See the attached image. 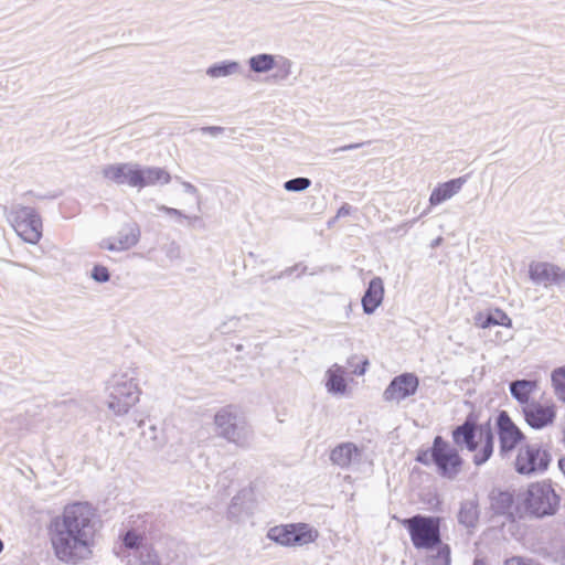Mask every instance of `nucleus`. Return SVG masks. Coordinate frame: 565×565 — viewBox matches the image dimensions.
<instances>
[{
	"instance_id": "1",
	"label": "nucleus",
	"mask_w": 565,
	"mask_h": 565,
	"mask_svg": "<svg viewBox=\"0 0 565 565\" xmlns=\"http://www.w3.org/2000/svg\"><path fill=\"white\" fill-rule=\"evenodd\" d=\"M97 516L88 502L67 504L62 514L53 518L49 526L50 541L57 559L76 564L92 551Z\"/></svg>"
},
{
	"instance_id": "2",
	"label": "nucleus",
	"mask_w": 565,
	"mask_h": 565,
	"mask_svg": "<svg viewBox=\"0 0 565 565\" xmlns=\"http://www.w3.org/2000/svg\"><path fill=\"white\" fill-rule=\"evenodd\" d=\"M402 524L408 531L411 541L416 548H437V554L431 556V565H450V547L441 543L439 518L416 514L404 519Z\"/></svg>"
},
{
	"instance_id": "3",
	"label": "nucleus",
	"mask_w": 565,
	"mask_h": 565,
	"mask_svg": "<svg viewBox=\"0 0 565 565\" xmlns=\"http://www.w3.org/2000/svg\"><path fill=\"white\" fill-rule=\"evenodd\" d=\"M106 405L115 416H124L139 402V372L135 366L119 369L107 381Z\"/></svg>"
},
{
	"instance_id": "4",
	"label": "nucleus",
	"mask_w": 565,
	"mask_h": 565,
	"mask_svg": "<svg viewBox=\"0 0 565 565\" xmlns=\"http://www.w3.org/2000/svg\"><path fill=\"white\" fill-rule=\"evenodd\" d=\"M416 461L424 466L434 465L437 473L448 480H455L463 466V459L458 449L441 436L434 438L431 447L420 449L417 452Z\"/></svg>"
},
{
	"instance_id": "5",
	"label": "nucleus",
	"mask_w": 565,
	"mask_h": 565,
	"mask_svg": "<svg viewBox=\"0 0 565 565\" xmlns=\"http://www.w3.org/2000/svg\"><path fill=\"white\" fill-rule=\"evenodd\" d=\"M521 502L529 516L543 519L558 511L561 498L551 483L541 481L527 487L521 495Z\"/></svg>"
},
{
	"instance_id": "6",
	"label": "nucleus",
	"mask_w": 565,
	"mask_h": 565,
	"mask_svg": "<svg viewBox=\"0 0 565 565\" xmlns=\"http://www.w3.org/2000/svg\"><path fill=\"white\" fill-rule=\"evenodd\" d=\"M218 436L241 448H247L252 439V430L245 418L234 407L221 408L214 416Z\"/></svg>"
},
{
	"instance_id": "7",
	"label": "nucleus",
	"mask_w": 565,
	"mask_h": 565,
	"mask_svg": "<svg viewBox=\"0 0 565 565\" xmlns=\"http://www.w3.org/2000/svg\"><path fill=\"white\" fill-rule=\"evenodd\" d=\"M552 460L548 449L542 443L522 445L514 462L515 471L523 476L543 473Z\"/></svg>"
},
{
	"instance_id": "8",
	"label": "nucleus",
	"mask_w": 565,
	"mask_h": 565,
	"mask_svg": "<svg viewBox=\"0 0 565 565\" xmlns=\"http://www.w3.org/2000/svg\"><path fill=\"white\" fill-rule=\"evenodd\" d=\"M318 531L308 523H291L273 526L267 537L282 546H302L318 539Z\"/></svg>"
},
{
	"instance_id": "9",
	"label": "nucleus",
	"mask_w": 565,
	"mask_h": 565,
	"mask_svg": "<svg viewBox=\"0 0 565 565\" xmlns=\"http://www.w3.org/2000/svg\"><path fill=\"white\" fill-rule=\"evenodd\" d=\"M529 277L534 284L545 288H565V269L553 263L532 262L529 266Z\"/></svg>"
},
{
	"instance_id": "10",
	"label": "nucleus",
	"mask_w": 565,
	"mask_h": 565,
	"mask_svg": "<svg viewBox=\"0 0 565 565\" xmlns=\"http://www.w3.org/2000/svg\"><path fill=\"white\" fill-rule=\"evenodd\" d=\"M497 433L502 456L511 452L525 438L522 430L514 424L505 411H501L495 418Z\"/></svg>"
},
{
	"instance_id": "11",
	"label": "nucleus",
	"mask_w": 565,
	"mask_h": 565,
	"mask_svg": "<svg viewBox=\"0 0 565 565\" xmlns=\"http://www.w3.org/2000/svg\"><path fill=\"white\" fill-rule=\"evenodd\" d=\"M140 235V227L136 222L125 223L116 236L103 238L99 247L109 252H125L138 244Z\"/></svg>"
},
{
	"instance_id": "12",
	"label": "nucleus",
	"mask_w": 565,
	"mask_h": 565,
	"mask_svg": "<svg viewBox=\"0 0 565 565\" xmlns=\"http://www.w3.org/2000/svg\"><path fill=\"white\" fill-rule=\"evenodd\" d=\"M419 385L418 377L413 373H403L395 376L383 393L385 401H394L399 403L401 401L413 396Z\"/></svg>"
},
{
	"instance_id": "13",
	"label": "nucleus",
	"mask_w": 565,
	"mask_h": 565,
	"mask_svg": "<svg viewBox=\"0 0 565 565\" xmlns=\"http://www.w3.org/2000/svg\"><path fill=\"white\" fill-rule=\"evenodd\" d=\"M522 413L527 425L534 429H543L552 425L556 417L554 406L543 405L536 401L523 406Z\"/></svg>"
},
{
	"instance_id": "14",
	"label": "nucleus",
	"mask_w": 565,
	"mask_h": 565,
	"mask_svg": "<svg viewBox=\"0 0 565 565\" xmlns=\"http://www.w3.org/2000/svg\"><path fill=\"white\" fill-rule=\"evenodd\" d=\"M104 178L116 183L117 185L127 184L131 188H137L138 180V163H116L108 164L102 171Z\"/></svg>"
},
{
	"instance_id": "15",
	"label": "nucleus",
	"mask_w": 565,
	"mask_h": 565,
	"mask_svg": "<svg viewBox=\"0 0 565 565\" xmlns=\"http://www.w3.org/2000/svg\"><path fill=\"white\" fill-rule=\"evenodd\" d=\"M477 436V418L473 414H469L461 425H458L451 431L452 441L460 448H466L469 451H476L478 443Z\"/></svg>"
},
{
	"instance_id": "16",
	"label": "nucleus",
	"mask_w": 565,
	"mask_h": 565,
	"mask_svg": "<svg viewBox=\"0 0 565 565\" xmlns=\"http://www.w3.org/2000/svg\"><path fill=\"white\" fill-rule=\"evenodd\" d=\"M360 458L361 450L354 443L351 441L339 444L330 452V461L332 465L341 469L350 468V466L353 462L359 461Z\"/></svg>"
},
{
	"instance_id": "17",
	"label": "nucleus",
	"mask_w": 565,
	"mask_h": 565,
	"mask_svg": "<svg viewBox=\"0 0 565 565\" xmlns=\"http://www.w3.org/2000/svg\"><path fill=\"white\" fill-rule=\"evenodd\" d=\"M138 180L137 189H143L146 186L168 184L171 180V175L163 168L141 167L138 164Z\"/></svg>"
},
{
	"instance_id": "18",
	"label": "nucleus",
	"mask_w": 565,
	"mask_h": 565,
	"mask_svg": "<svg viewBox=\"0 0 565 565\" xmlns=\"http://www.w3.org/2000/svg\"><path fill=\"white\" fill-rule=\"evenodd\" d=\"M384 298V285L380 277L370 280L366 290L362 297V308L364 313L372 315L382 303Z\"/></svg>"
},
{
	"instance_id": "19",
	"label": "nucleus",
	"mask_w": 565,
	"mask_h": 565,
	"mask_svg": "<svg viewBox=\"0 0 565 565\" xmlns=\"http://www.w3.org/2000/svg\"><path fill=\"white\" fill-rule=\"evenodd\" d=\"M466 183V179L460 177L452 180H449L445 183L438 184L431 192L429 196L430 205H439L443 202L449 200L455 194H457L463 184Z\"/></svg>"
},
{
	"instance_id": "20",
	"label": "nucleus",
	"mask_w": 565,
	"mask_h": 565,
	"mask_svg": "<svg viewBox=\"0 0 565 565\" xmlns=\"http://www.w3.org/2000/svg\"><path fill=\"white\" fill-rule=\"evenodd\" d=\"M490 508L497 515H512L514 495L509 490L494 488L489 493Z\"/></svg>"
},
{
	"instance_id": "21",
	"label": "nucleus",
	"mask_w": 565,
	"mask_h": 565,
	"mask_svg": "<svg viewBox=\"0 0 565 565\" xmlns=\"http://www.w3.org/2000/svg\"><path fill=\"white\" fill-rule=\"evenodd\" d=\"M14 231L24 242L36 244L42 237V220L38 212L35 211L34 217L30 216Z\"/></svg>"
},
{
	"instance_id": "22",
	"label": "nucleus",
	"mask_w": 565,
	"mask_h": 565,
	"mask_svg": "<svg viewBox=\"0 0 565 565\" xmlns=\"http://www.w3.org/2000/svg\"><path fill=\"white\" fill-rule=\"evenodd\" d=\"M479 437L482 446L473 457V463L476 466L486 463L493 454L494 436L489 424L480 426Z\"/></svg>"
},
{
	"instance_id": "23",
	"label": "nucleus",
	"mask_w": 565,
	"mask_h": 565,
	"mask_svg": "<svg viewBox=\"0 0 565 565\" xmlns=\"http://www.w3.org/2000/svg\"><path fill=\"white\" fill-rule=\"evenodd\" d=\"M510 393L514 399H516L522 407L531 404L530 396L537 388V382L534 380H515L509 385Z\"/></svg>"
},
{
	"instance_id": "24",
	"label": "nucleus",
	"mask_w": 565,
	"mask_h": 565,
	"mask_svg": "<svg viewBox=\"0 0 565 565\" xmlns=\"http://www.w3.org/2000/svg\"><path fill=\"white\" fill-rule=\"evenodd\" d=\"M475 323L482 329H487L492 326L512 327L511 318L501 309H495L487 313H477L475 317Z\"/></svg>"
},
{
	"instance_id": "25",
	"label": "nucleus",
	"mask_w": 565,
	"mask_h": 565,
	"mask_svg": "<svg viewBox=\"0 0 565 565\" xmlns=\"http://www.w3.org/2000/svg\"><path fill=\"white\" fill-rule=\"evenodd\" d=\"M345 370L339 364H333L326 373V387L329 393L343 394L347 391V382L344 380Z\"/></svg>"
},
{
	"instance_id": "26",
	"label": "nucleus",
	"mask_w": 565,
	"mask_h": 565,
	"mask_svg": "<svg viewBox=\"0 0 565 565\" xmlns=\"http://www.w3.org/2000/svg\"><path fill=\"white\" fill-rule=\"evenodd\" d=\"M479 520V504L476 499L461 502L458 521L466 527H475Z\"/></svg>"
},
{
	"instance_id": "27",
	"label": "nucleus",
	"mask_w": 565,
	"mask_h": 565,
	"mask_svg": "<svg viewBox=\"0 0 565 565\" xmlns=\"http://www.w3.org/2000/svg\"><path fill=\"white\" fill-rule=\"evenodd\" d=\"M242 72V66L236 61H222L206 68V75L211 78L228 77Z\"/></svg>"
},
{
	"instance_id": "28",
	"label": "nucleus",
	"mask_w": 565,
	"mask_h": 565,
	"mask_svg": "<svg viewBox=\"0 0 565 565\" xmlns=\"http://www.w3.org/2000/svg\"><path fill=\"white\" fill-rule=\"evenodd\" d=\"M247 63L252 72L263 74L268 73L276 67L277 57L273 54L259 53L250 56Z\"/></svg>"
},
{
	"instance_id": "29",
	"label": "nucleus",
	"mask_w": 565,
	"mask_h": 565,
	"mask_svg": "<svg viewBox=\"0 0 565 565\" xmlns=\"http://www.w3.org/2000/svg\"><path fill=\"white\" fill-rule=\"evenodd\" d=\"M127 565H161L159 555L151 546H145L141 550H137L131 553L130 557H127Z\"/></svg>"
},
{
	"instance_id": "30",
	"label": "nucleus",
	"mask_w": 565,
	"mask_h": 565,
	"mask_svg": "<svg viewBox=\"0 0 565 565\" xmlns=\"http://www.w3.org/2000/svg\"><path fill=\"white\" fill-rule=\"evenodd\" d=\"M250 514L249 505L241 493L233 497L227 509V518L236 523L244 521Z\"/></svg>"
},
{
	"instance_id": "31",
	"label": "nucleus",
	"mask_w": 565,
	"mask_h": 565,
	"mask_svg": "<svg viewBox=\"0 0 565 565\" xmlns=\"http://www.w3.org/2000/svg\"><path fill=\"white\" fill-rule=\"evenodd\" d=\"M35 209L30 206H23L21 204H14L10 207L7 213V218L15 230L19 225H23V222L30 216L34 217Z\"/></svg>"
},
{
	"instance_id": "32",
	"label": "nucleus",
	"mask_w": 565,
	"mask_h": 565,
	"mask_svg": "<svg viewBox=\"0 0 565 565\" xmlns=\"http://www.w3.org/2000/svg\"><path fill=\"white\" fill-rule=\"evenodd\" d=\"M122 545L127 551L126 557H130L131 553L137 550H141L145 546H151V544L146 542V539L142 535L138 534L134 530H129L122 535Z\"/></svg>"
},
{
	"instance_id": "33",
	"label": "nucleus",
	"mask_w": 565,
	"mask_h": 565,
	"mask_svg": "<svg viewBox=\"0 0 565 565\" xmlns=\"http://www.w3.org/2000/svg\"><path fill=\"white\" fill-rule=\"evenodd\" d=\"M551 381L556 396L565 403V365L552 372Z\"/></svg>"
},
{
	"instance_id": "34",
	"label": "nucleus",
	"mask_w": 565,
	"mask_h": 565,
	"mask_svg": "<svg viewBox=\"0 0 565 565\" xmlns=\"http://www.w3.org/2000/svg\"><path fill=\"white\" fill-rule=\"evenodd\" d=\"M311 185V181L305 177L290 179L284 183V189L288 192H302Z\"/></svg>"
},
{
	"instance_id": "35",
	"label": "nucleus",
	"mask_w": 565,
	"mask_h": 565,
	"mask_svg": "<svg viewBox=\"0 0 565 565\" xmlns=\"http://www.w3.org/2000/svg\"><path fill=\"white\" fill-rule=\"evenodd\" d=\"M276 57L277 65L275 68L279 70V73L276 75V77H279L280 79H287L291 74L292 62L285 56L276 55Z\"/></svg>"
},
{
	"instance_id": "36",
	"label": "nucleus",
	"mask_w": 565,
	"mask_h": 565,
	"mask_svg": "<svg viewBox=\"0 0 565 565\" xmlns=\"http://www.w3.org/2000/svg\"><path fill=\"white\" fill-rule=\"evenodd\" d=\"M90 276L97 282H107L110 279L109 270L103 265H95Z\"/></svg>"
},
{
	"instance_id": "37",
	"label": "nucleus",
	"mask_w": 565,
	"mask_h": 565,
	"mask_svg": "<svg viewBox=\"0 0 565 565\" xmlns=\"http://www.w3.org/2000/svg\"><path fill=\"white\" fill-rule=\"evenodd\" d=\"M239 324V318L237 317H231L228 318L226 321L222 322L218 327H217V331L222 334H228L233 331L236 330V328L238 327Z\"/></svg>"
},
{
	"instance_id": "38",
	"label": "nucleus",
	"mask_w": 565,
	"mask_h": 565,
	"mask_svg": "<svg viewBox=\"0 0 565 565\" xmlns=\"http://www.w3.org/2000/svg\"><path fill=\"white\" fill-rule=\"evenodd\" d=\"M158 210L162 211L166 214L171 215V216H178V217L188 218V220H194V221L198 220V216L189 217L185 214H183L180 210L174 209V207H169V206H166V205H159Z\"/></svg>"
},
{
	"instance_id": "39",
	"label": "nucleus",
	"mask_w": 565,
	"mask_h": 565,
	"mask_svg": "<svg viewBox=\"0 0 565 565\" xmlns=\"http://www.w3.org/2000/svg\"><path fill=\"white\" fill-rule=\"evenodd\" d=\"M298 269H301L300 274H303L306 271L307 267L302 266L301 264H296L291 267L286 268L285 270L279 273L277 276H274L273 279H281L284 277L291 276Z\"/></svg>"
},
{
	"instance_id": "40",
	"label": "nucleus",
	"mask_w": 565,
	"mask_h": 565,
	"mask_svg": "<svg viewBox=\"0 0 565 565\" xmlns=\"http://www.w3.org/2000/svg\"><path fill=\"white\" fill-rule=\"evenodd\" d=\"M504 565H541L537 562H534L530 558H523L520 556H514L504 562Z\"/></svg>"
},
{
	"instance_id": "41",
	"label": "nucleus",
	"mask_w": 565,
	"mask_h": 565,
	"mask_svg": "<svg viewBox=\"0 0 565 565\" xmlns=\"http://www.w3.org/2000/svg\"><path fill=\"white\" fill-rule=\"evenodd\" d=\"M201 132L212 137H218L224 132V128L220 126H206L201 128Z\"/></svg>"
},
{
	"instance_id": "42",
	"label": "nucleus",
	"mask_w": 565,
	"mask_h": 565,
	"mask_svg": "<svg viewBox=\"0 0 565 565\" xmlns=\"http://www.w3.org/2000/svg\"><path fill=\"white\" fill-rule=\"evenodd\" d=\"M351 212H352V206L350 204H348V203H343L341 205V207L338 210L337 215L334 216V218L331 222H329V225L331 223H333L337 218L350 215Z\"/></svg>"
},
{
	"instance_id": "43",
	"label": "nucleus",
	"mask_w": 565,
	"mask_h": 565,
	"mask_svg": "<svg viewBox=\"0 0 565 565\" xmlns=\"http://www.w3.org/2000/svg\"><path fill=\"white\" fill-rule=\"evenodd\" d=\"M365 143H370V141L345 145V146L334 149L333 152L337 153L339 151H349V150L359 149V148L363 147Z\"/></svg>"
},
{
	"instance_id": "44",
	"label": "nucleus",
	"mask_w": 565,
	"mask_h": 565,
	"mask_svg": "<svg viewBox=\"0 0 565 565\" xmlns=\"http://www.w3.org/2000/svg\"><path fill=\"white\" fill-rule=\"evenodd\" d=\"M181 184L185 193L191 195H198V189L192 183L188 181H182Z\"/></svg>"
},
{
	"instance_id": "45",
	"label": "nucleus",
	"mask_w": 565,
	"mask_h": 565,
	"mask_svg": "<svg viewBox=\"0 0 565 565\" xmlns=\"http://www.w3.org/2000/svg\"><path fill=\"white\" fill-rule=\"evenodd\" d=\"M369 364L367 360H363L361 365H356L353 370L355 375H363L366 372V365Z\"/></svg>"
},
{
	"instance_id": "46",
	"label": "nucleus",
	"mask_w": 565,
	"mask_h": 565,
	"mask_svg": "<svg viewBox=\"0 0 565 565\" xmlns=\"http://www.w3.org/2000/svg\"><path fill=\"white\" fill-rule=\"evenodd\" d=\"M179 255V246L175 245V244H171L169 250H168V256L169 257H177Z\"/></svg>"
},
{
	"instance_id": "47",
	"label": "nucleus",
	"mask_w": 565,
	"mask_h": 565,
	"mask_svg": "<svg viewBox=\"0 0 565 565\" xmlns=\"http://www.w3.org/2000/svg\"><path fill=\"white\" fill-rule=\"evenodd\" d=\"M415 223V220L412 221L411 223H404L402 225H399L397 228H395L394 231L397 233V232H401L403 231L404 233H406L408 231V228Z\"/></svg>"
},
{
	"instance_id": "48",
	"label": "nucleus",
	"mask_w": 565,
	"mask_h": 565,
	"mask_svg": "<svg viewBox=\"0 0 565 565\" xmlns=\"http://www.w3.org/2000/svg\"><path fill=\"white\" fill-rule=\"evenodd\" d=\"M558 469L561 470V472L564 475L565 477V457H562L558 459Z\"/></svg>"
},
{
	"instance_id": "49",
	"label": "nucleus",
	"mask_w": 565,
	"mask_h": 565,
	"mask_svg": "<svg viewBox=\"0 0 565 565\" xmlns=\"http://www.w3.org/2000/svg\"><path fill=\"white\" fill-rule=\"evenodd\" d=\"M473 565H487L486 562L481 558H476L473 561Z\"/></svg>"
},
{
	"instance_id": "50",
	"label": "nucleus",
	"mask_w": 565,
	"mask_h": 565,
	"mask_svg": "<svg viewBox=\"0 0 565 565\" xmlns=\"http://www.w3.org/2000/svg\"><path fill=\"white\" fill-rule=\"evenodd\" d=\"M440 242H441V237L436 238V239L434 241V243H433V246H437V245H439V244H440Z\"/></svg>"
},
{
	"instance_id": "51",
	"label": "nucleus",
	"mask_w": 565,
	"mask_h": 565,
	"mask_svg": "<svg viewBox=\"0 0 565 565\" xmlns=\"http://www.w3.org/2000/svg\"><path fill=\"white\" fill-rule=\"evenodd\" d=\"M354 360H355V358H351V359L348 360V363H349L350 366H354V364H353Z\"/></svg>"
},
{
	"instance_id": "52",
	"label": "nucleus",
	"mask_w": 565,
	"mask_h": 565,
	"mask_svg": "<svg viewBox=\"0 0 565 565\" xmlns=\"http://www.w3.org/2000/svg\"><path fill=\"white\" fill-rule=\"evenodd\" d=\"M562 563H563V565H565V550H564V553L562 555Z\"/></svg>"
},
{
	"instance_id": "53",
	"label": "nucleus",
	"mask_w": 565,
	"mask_h": 565,
	"mask_svg": "<svg viewBox=\"0 0 565 565\" xmlns=\"http://www.w3.org/2000/svg\"><path fill=\"white\" fill-rule=\"evenodd\" d=\"M2 550H3V543H2V541L0 540V553L2 552Z\"/></svg>"
},
{
	"instance_id": "54",
	"label": "nucleus",
	"mask_w": 565,
	"mask_h": 565,
	"mask_svg": "<svg viewBox=\"0 0 565 565\" xmlns=\"http://www.w3.org/2000/svg\"><path fill=\"white\" fill-rule=\"evenodd\" d=\"M236 350H237V351H241V350H242V345H241V344H239V345H237V347H236Z\"/></svg>"
},
{
	"instance_id": "55",
	"label": "nucleus",
	"mask_w": 565,
	"mask_h": 565,
	"mask_svg": "<svg viewBox=\"0 0 565 565\" xmlns=\"http://www.w3.org/2000/svg\"><path fill=\"white\" fill-rule=\"evenodd\" d=\"M563 435H564V439H565V427H564V430H563Z\"/></svg>"
}]
</instances>
